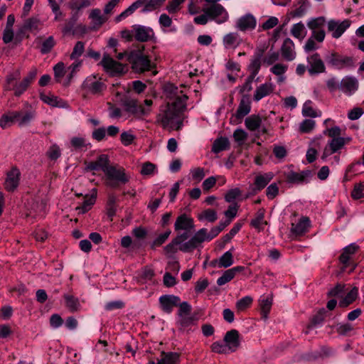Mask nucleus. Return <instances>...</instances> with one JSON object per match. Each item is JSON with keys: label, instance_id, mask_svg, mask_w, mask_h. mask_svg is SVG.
I'll return each instance as SVG.
<instances>
[{"label": "nucleus", "instance_id": "1", "mask_svg": "<svg viewBox=\"0 0 364 364\" xmlns=\"http://www.w3.org/2000/svg\"><path fill=\"white\" fill-rule=\"evenodd\" d=\"M164 93L168 101L166 105L161 107L156 121L164 129L178 130L183 125V115L186 109L188 96L171 83L164 86Z\"/></svg>", "mask_w": 364, "mask_h": 364}, {"label": "nucleus", "instance_id": "2", "mask_svg": "<svg viewBox=\"0 0 364 364\" xmlns=\"http://www.w3.org/2000/svg\"><path fill=\"white\" fill-rule=\"evenodd\" d=\"M144 46L138 50H134L129 53L127 60L132 64V68L139 73L149 71L155 68V65L151 62L148 55L143 53Z\"/></svg>", "mask_w": 364, "mask_h": 364}, {"label": "nucleus", "instance_id": "3", "mask_svg": "<svg viewBox=\"0 0 364 364\" xmlns=\"http://www.w3.org/2000/svg\"><path fill=\"white\" fill-rule=\"evenodd\" d=\"M166 0H136L126 10L115 17V21L119 22L122 19L132 15L137 9L143 6L142 12H149L161 7Z\"/></svg>", "mask_w": 364, "mask_h": 364}, {"label": "nucleus", "instance_id": "4", "mask_svg": "<svg viewBox=\"0 0 364 364\" xmlns=\"http://www.w3.org/2000/svg\"><path fill=\"white\" fill-rule=\"evenodd\" d=\"M203 11L208 15L210 20H214L218 23H223L229 18L225 9L219 4H211L210 6L204 8Z\"/></svg>", "mask_w": 364, "mask_h": 364}, {"label": "nucleus", "instance_id": "5", "mask_svg": "<svg viewBox=\"0 0 364 364\" xmlns=\"http://www.w3.org/2000/svg\"><path fill=\"white\" fill-rule=\"evenodd\" d=\"M205 240H208V230L205 228H202L196 232L188 242L179 246L178 250L184 252H191Z\"/></svg>", "mask_w": 364, "mask_h": 364}, {"label": "nucleus", "instance_id": "6", "mask_svg": "<svg viewBox=\"0 0 364 364\" xmlns=\"http://www.w3.org/2000/svg\"><path fill=\"white\" fill-rule=\"evenodd\" d=\"M328 64L331 66L341 70L354 66L353 59L349 56H343L337 53H331L326 58Z\"/></svg>", "mask_w": 364, "mask_h": 364}, {"label": "nucleus", "instance_id": "7", "mask_svg": "<svg viewBox=\"0 0 364 364\" xmlns=\"http://www.w3.org/2000/svg\"><path fill=\"white\" fill-rule=\"evenodd\" d=\"M100 65L107 73H109L112 75L122 74L124 73V65L114 60L107 53L103 54Z\"/></svg>", "mask_w": 364, "mask_h": 364}, {"label": "nucleus", "instance_id": "8", "mask_svg": "<svg viewBox=\"0 0 364 364\" xmlns=\"http://www.w3.org/2000/svg\"><path fill=\"white\" fill-rule=\"evenodd\" d=\"M124 107L125 111L134 114L136 117L147 115L150 112V109L144 108L138 104V101L135 99L126 97L122 102Z\"/></svg>", "mask_w": 364, "mask_h": 364}, {"label": "nucleus", "instance_id": "9", "mask_svg": "<svg viewBox=\"0 0 364 364\" xmlns=\"http://www.w3.org/2000/svg\"><path fill=\"white\" fill-rule=\"evenodd\" d=\"M308 72L310 75H315L326 72L325 64L320 55L315 53L307 57Z\"/></svg>", "mask_w": 364, "mask_h": 364}, {"label": "nucleus", "instance_id": "10", "mask_svg": "<svg viewBox=\"0 0 364 364\" xmlns=\"http://www.w3.org/2000/svg\"><path fill=\"white\" fill-rule=\"evenodd\" d=\"M262 50H261L258 49L257 51L254 52L250 59V64L247 66L250 75L246 79L247 82L252 83L256 75L259 73L262 66Z\"/></svg>", "mask_w": 364, "mask_h": 364}, {"label": "nucleus", "instance_id": "11", "mask_svg": "<svg viewBox=\"0 0 364 364\" xmlns=\"http://www.w3.org/2000/svg\"><path fill=\"white\" fill-rule=\"evenodd\" d=\"M82 88L93 95H100L106 88L105 83L95 75L88 76L82 83Z\"/></svg>", "mask_w": 364, "mask_h": 364}, {"label": "nucleus", "instance_id": "12", "mask_svg": "<svg viewBox=\"0 0 364 364\" xmlns=\"http://www.w3.org/2000/svg\"><path fill=\"white\" fill-rule=\"evenodd\" d=\"M350 141V138H335L331 139L330 140L327 145L325 146L323 154H322V159H324L328 156L338 152L339 150H341L346 143H348Z\"/></svg>", "mask_w": 364, "mask_h": 364}, {"label": "nucleus", "instance_id": "13", "mask_svg": "<svg viewBox=\"0 0 364 364\" xmlns=\"http://www.w3.org/2000/svg\"><path fill=\"white\" fill-rule=\"evenodd\" d=\"M350 26V21L348 19H346L343 21L331 20L328 22V31L331 33L333 38H338Z\"/></svg>", "mask_w": 364, "mask_h": 364}, {"label": "nucleus", "instance_id": "14", "mask_svg": "<svg viewBox=\"0 0 364 364\" xmlns=\"http://www.w3.org/2000/svg\"><path fill=\"white\" fill-rule=\"evenodd\" d=\"M134 37L139 42H147L154 37V32L150 27L141 25L133 26Z\"/></svg>", "mask_w": 364, "mask_h": 364}, {"label": "nucleus", "instance_id": "15", "mask_svg": "<svg viewBox=\"0 0 364 364\" xmlns=\"http://www.w3.org/2000/svg\"><path fill=\"white\" fill-rule=\"evenodd\" d=\"M246 127L250 131L258 130L261 134H267L268 128L262 124V119L256 114L247 117L245 121Z\"/></svg>", "mask_w": 364, "mask_h": 364}, {"label": "nucleus", "instance_id": "16", "mask_svg": "<svg viewBox=\"0 0 364 364\" xmlns=\"http://www.w3.org/2000/svg\"><path fill=\"white\" fill-rule=\"evenodd\" d=\"M21 173L18 168L13 167L6 174L4 188L6 191L12 192L18 186Z\"/></svg>", "mask_w": 364, "mask_h": 364}, {"label": "nucleus", "instance_id": "17", "mask_svg": "<svg viewBox=\"0 0 364 364\" xmlns=\"http://www.w3.org/2000/svg\"><path fill=\"white\" fill-rule=\"evenodd\" d=\"M256 25L257 20L255 16L250 14H247L237 19L235 27L239 31L245 32L255 29Z\"/></svg>", "mask_w": 364, "mask_h": 364}, {"label": "nucleus", "instance_id": "18", "mask_svg": "<svg viewBox=\"0 0 364 364\" xmlns=\"http://www.w3.org/2000/svg\"><path fill=\"white\" fill-rule=\"evenodd\" d=\"M105 173L109 179L117 181L122 183H126L129 181L123 168H117L116 166H109V164L105 170Z\"/></svg>", "mask_w": 364, "mask_h": 364}, {"label": "nucleus", "instance_id": "19", "mask_svg": "<svg viewBox=\"0 0 364 364\" xmlns=\"http://www.w3.org/2000/svg\"><path fill=\"white\" fill-rule=\"evenodd\" d=\"M312 176L313 173L310 170H305L299 173L291 171L287 173L286 178L289 183H301L307 182Z\"/></svg>", "mask_w": 364, "mask_h": 364}, {"label": "nucleus", "instance_id": "20", "mask_svg": "<svg viewBox=\"0 0 364 364\" xmlns=\"http://www.w3.org/2000/svg\"><path fill=\"white\" fill-rule=\"evenodd\" d=\"M180 298L174 295H164L159 298L161 309L167 314H170L173 307L178 306Z\"/></svg>", "mask_w": 364, "mask_h": 364}, {"label": "nucleus", "instance_id": "21", "mask_svg": "<svg viewBox=\"0 0 364 364\" xmlns=\"http://www.w3.org/2000/svg\"><path fill=\"white\" fill-rule=\"evenodd\" d=\"M193 228V220L186 214H182L176 218L174 224V229L176 231H191Z\"/></svg>", "mask_w": 364, "mask_h": 364}, {"label": "nucleus", "instance_id": "22", "mask_svg": "<svg viewBox=\"0 0 364 364\" xmlns=\"http://www.w3.org/2000/svg\"><path fill=\"white\" fill-rule=\"evenodd\" d=\"M274 174L272 172L265 173L256 176L252 190L257 193L262 190L273 178Z\"/></svg>", "mask_w": 364, "mask_h": 364}, {"label": "nucleus", "instance_id": "23", "mask_svg": "<svg viewBox=\"0 0 364 364\" xmlns=\"http://www.w3.org/2000/svg\"><path fill=\"white\" fill-rule=\"evenodd\" d=\"M223 341L230 349V352H235L240 346L238 331L235 329L228 331L224 336Z\"/></svg>", "mask_w": 364, "mask_h": 364}, {"label": "nucleus", "instance_id": "24", "mask_svg": "<svg viewBox=\"0 0 364 364\" xmlns=\"http://www.w3.org/2000/svg\"><path fill=\"white\" fill-rule=\"evenodd\" d=\"M281 53L282 57L288 61H291L296 58L294 43L292 40L287 38L284 41L281 47Z\"/></svg>", "mask_w": 364, "mask_h": 364}, {"label": "nucleus", "instance_id": "25", "mask_svg": "<svg viewBox=\"0 0 364 364\" xmlns=\"http://www.w3.org/2000/svg\"><path fill=\"white\" fill-rule=\"evenodd\" d=\"M89 18L92 23L93 29H99L107 20L108 17L105 14H102L99 9H93L90 11Z\"/></svg>", "mask_w": 364, "mask_h": 364}, {"label": "nucleus", "instance_id": "26", "mask_svg": "<svg viewBox=\"0 0 364 364\" xmlns=\"http://www.w3.org/2000/svg\"><path fill=\"white\" fill-rule=\"evenodd\" d=\"M360 247L355 243H351L343 249V252L339 257V260L346 267L348 265L352 256L355 255Z\"/></svg>", "mask_w": 364, "mask_h": 364}, {"label": "nucleus", "instance_id": "27", "mask_svg": "<svg viewBox=\"0 0 364 364\" xmlns=\"http://www.w3.org/2000/svg\"><path fill=\"white\" fill-rule=\"evenodd\" d=\"M358 87V80L353 77H345L340 83V89L348 95L357 90Z\"/></svg>", "mask_w": 364, "mask_h": 364}, {"label": "nucleus", "instance_id": "28", "mask_svg": "<svg viewBox=\"0 0 364 364\" xmlns=\"http://www.w3.org/2000/svg\"><path fill=\"white\" fill-rule=\"evenodd\" d=\"M109 164V159L107 155L102 154L99 156L96 161L90 162L87 165L86 169L88 171L102 170L105 173V170Z\"/></svg>", "mask_w": 364, "mask_h": 364}, {"label": "nucleus", "instance_id": "29", "mask_svg": "<svg viewBox=\"0 0 364 364\" xmlns=\"http://www.w3.org/2000/svg\"><path fill=\"white\" fill-rule=\"evenodd\" d=\"M267 48V46H259L255 48V51H257L258 49L262 50V64L263 63L266 65H271L279 59V54L277 51L270 50L267 55L264 56Z\"/></svg>", "mask_w": 364, "mask_h": 364}, {"label": "nucleus", "instance_id": "30", "mask_svg": "<svg viewBox=\"0 0 364 364\" xmlns=\"http://www.w3.org/2000/svg\"><path fill=\"white\" fill-rule=\"evenodd\" d=\"M244 269V267L237 266L225 271L223 275L218 279V285L222 286L230 282L237 273L242 272Z\"/></svg>", "mask_w": 364, "mask_h": 364}, {"label": "nucleus", "instance_id": "31", "mask_svg": "<svg viewBox=\"0 0 364 364\" xmlns=\"http://www.w3.org/2000/svg\"><path fill=\"white\" fill-rule=\"evenodd\" d=\"M274 91V85L271 82H265L258 86L255 92L253 100L259 101L263 97L269 95Z\"/></svg>", "mask_w": 364, "mask_h": 364}, {"label": "nucleus", "instance_id": "32", "mask_svg": "<svg viewBox=\"0 0 364 364\" xmlns=\"http://www.w3.org/2000/svg\"><path fill=\"white\" fill-rule=\"evenodd\" d=\"M242 42V38L237 32H231L226 34L223 39L225 48H235Z\"/></svg>", "mask_w": 364, "mask_h": 364}, {"label": "nucleus", "instance_id": "33", "mask_svg": "<svg viewBox=\"0 0 364 364\" xmlns=\"http://www.w3.org/2000/svg\"><path fill=\"white\" fill-rule=\"evenodd\" d=\"M251 106L249 97L243 96L240 102V105L235 113V117L237 119H242L250 112Z\"/></svg>", "mask_w": 364, "mask_h": 364}, {"label": "nucleus", "instance_id": "34", "mask_svg": "<svg viewBox=\"0 0 364 364\" xmlns=\"http://www.w3.org/2000/svg\"><path fill=\"white\" fill-rule=\"evenodd\" d=\"M310 226V220L307 217H302L297 223H292L291 232L297 235H302L308 230Z\"/></svg>", "mask_w": 364, "mask_h": 364}, {"label": "nucleus", "instance_id": "35", "mask_svg": "<svg viewBox=\"0 0 364 364\" xmlns=\"http://www.w3.org/2000/svg\"><path fill=\"white\" fill-rule=\"evenodd\" d=\"M196 316L189 314L178 317L177 324L179 326V330L185 331L196 325Z\"/></svg>", "mask_w": 364, "mask_h": 364}, {"label": "nucleus", "instance_id": "36", "mask_svg": "<svg viewBox=\"0 0 364 364\" xmlns=\"http://www.w3.org/2000/svg\"><path fill=\"white\" fill-rule=\"evenodd\" d=\"M41 26V21L38 17H31L25 20L23 27L19 32L23 33L25 30L31 32L38 31Z\"/></svg>", "mask_w": 364, "mask_h": 364}, {"label": "nucleus", "instance_id": "37", "mask_svg": "<svg viewBox=\"0 0 364 364\" xmlns=\"http://www.w3.org/2000/svg\"><path fill=\"white\" fill-rule=\"evenodd\" d=\"M40 98L43 102L52 107H63L65 106V102L63 100L51 94L41 93Z\"/></svg>", "mask_w": 364, "mask_h": 364}, {"label": "nucleus", "instance_id": "38", "mask_svg": "<svg viewBox=\"0 0 364 364\" xmlns=\"http://www.w3.org/2000/svg\"><path fill=\"white\" fill-rule=\"evenodd\" d=\"M18 117L16 118V122L18 126L23 127L28 125L35 117L34 111H16Z\"/></svg>", "mask_w": 364, "mask_h": 364}, {"label": "nucleus", "instance_id": "39", "mask_svg": "<svg viewBox=\"0 0 364 364\" xmlns=\"http://www.w3.org/2000/svg\"><path fill=\"white\" fill-rule=\"evenodd\" d=\"M264 209H259L256 213L255 218L251 220L250 225L255 228V229L258 230L259 231L262 230L264 229L263 225L267 224V222L264 220Z\"/></svg>", "mask_w": 364, "mask_h": 364}, {"label": "nucleus", "instance_id": "40", "mask_svg": "<svg viewBox=\"0 0 364 364\" xmlns=\"http://www.w3.org/2000/svg\"><path fill=\"white\" fill-rule=\"evenodd\" d=\"M18 117L17 112H9L1 116L0 118V127L6 129L16 122V118Z\"/></svg>", "mask_w": 364, "mask_h": 364}, {"label": "nucleus", "instance_id": "41", "mask_svg": "<svg viewBox=\"0 0 364 364\" xmlns=\"http://www.w3.org/2000/svg\"><path fill=\"white\" fill-rule=\"evenodd\" d=\"M230 149V141L226 137H220L215 140L212 146V151L219 153Z\"/></svg>", "mask_w": 364, "mask_h": 364}, {"label": "nucleus", "instance_id": "42", "mask_svg": "<svg viewBox=\"0 0 364 364\" xmlns=\"http://www.w3.org/2000/svg\"><path fill=\"white\" fill-rule=\"evenodd\" d=\"M19 78L20 72L18 70L9 74L6 77L5 84L4 85V90L8 91L13 90Z\"/></svg>", "mask_w": 364, "mask_h": 364}, {"label": "nucleus", "instance_id": "43", "mask_svg": "<svg viewBox=\"0 0 364 364\" xmlns=\"http://www.w3.org/2000/svg\"><path fill=\"white\" fill-rule=\"evenodd\" d=\"M358 294V288L353 287L350 291L347 292L346 295L340 301L339 306L343 308L347 307L356 299Z\"/></svg>", "mask_w": 364, "mask_h": 364}, {"label": "nucleus", "instance_id": "44", "mask_svg": "<svg viewBox=\"0 0 364 364\" xmlns=\"http://www.w3.org/2000/svg\"><path fill=\"white\" fill-rule=\"evenodd\" d=\"M218 263V267L220 268H227L233 264V257L230 251L225 252L219 259L218 261L215 260L212 262L213 264Z\"/></svg>", "mask_w": 364, "mask_h": 364}, {"label": "nucleus", "instance_id": "45", "mask_svg": "<svg viewBox=\"0 0 364 364\" xmlns=\"http://www.w3.org/2000/svg\"><path fill=\"white\" fill-rule=\"evenodd\" d=\"M65 302V306L71 311L75 312L80 309V302L77 298L71 294H65L63 296Z\"/></svg>", "mask_w": 364, "mask_h": 364}, {"label": "nucleus", "instance_id": "46", "mask_svg": "<svg viewBox=\"0 0 364 364\" xmlns=\"http://www.w3.org/2000/svg\"><path fill=\"white\" fill-rule=\"evenodd\" d=\"M179 355L176 353H163L162 358L156 364H179Z\"/></svg>", "mask_w": 364, "mask_h": 364}, {"label": "nucleus", "instance_id": "47", "mask_svg": "<svg viewBox=\"0 0 364 364\" xmlns=\"http://www.w3.org/2000/svg\"><path fill=\"white\" fill-rule=\"evenodd\" d=\"M95 198L96 196L92 194V196H85V200L81 206H79L77 208V210H78L79 213L84 214L87 213L88 210H90L92 208V206L95 203Z\"/></svg>", "mask_w": 364, "mask_h": 364}, {"label": "nucleus", "instance_id": "48", "mask_svg": "<svg viewBox=\"0 0 364 364\" xmlns=\"http://www.w3.org/2000/svg\"><path fill=\"white\" fill-rule=\"evenodd\" d=\"M272 305V296H268L265 299L260 300V309L262 317L266 319L270 311Z\"/></svg>", "mask_w": 364, "mask_h": 364}, {"label": "nucleus", "instance_id": "49", "mask_svg": "<svg viewBox=\"0 0 364 364\" xmlns=\"http://www.w3.org/2000/svg\"><path fill=\"white\" fill-rule=\"evenodd\" d=\"M291 35L299 39H303L306 35L305 27L303 23L294 24L291 29Z\"/></svg>", "mask_w": 364, "mask_h": 364}, {"label": "nucleus", "instance_id": "50", "mask_svg": "<svg viewBox=\"0 0 364 364\" xmlns=\"http://www.w3.org/2000/svg\"><path fill=\"white\" fill-rule=\"evenodd\" d=\"M198 218L200 220H205L210 223L215 222L218 218L216 211L212 209L205 210L198 214Z\"/></svg>", "mask_w": 364, "mask_h": 364}, {"label": "nucleus", "instance_id": "51", "mask_svg": "<svg viewBox=\"0 0 364 364\" xmlns=\"http://www.w3.org/2000/svg\"><path fill=\"white\" fill-rule=\"evenodd\" d=\"M346 285L343 284H337L333 288L331 289L328 292L329 297H343L346 293Z\"/></svg>", "mask_w": 364, "mask_h": 364}, {"label": "nucleus", "instance_id": "52", "mask_svg": "<svg viewBox=\"0 0 364 364\" xmlns=\"http://www.w3.org/2000/svg\"><path fill=\"white\" fill-rule=\"evenodd\" d=\"M211 350L216 353L220 354H227L230 353V349L229 347L225 343H223L219 341H216L212 343L211 345Z\"/></svg>", "mask_w": 364, "mask_h": 364}, {"label": "nucleus", "instance_id": "53", "mask_svg": "<svg viewBox=\"0 0 364 364\" xmlns=\"http://www.w3.org/2000/svg\"><path fill=\"white\" fill-rule=\"evenodd\" d=\"M91 4L92 2L90 0H81L80 1L78 0H72L69 4V6L72 10L78 11L83 8L89 7Z\"/></svg>", "mask_w": 364, "mask_h": 364}, {"label": "nucleus", "instance_id": "54", "mask_svg": "<svg viewBox=\"0 0 364 364\" xmlns=\"http://www.w3.org/2000/svg\"><path fill=\"white\" fill-rule=\"evenodd\" d=\"M325 21L326 20L324 17H318L310 20L307 23V26L312 31L321 30V27L324 25Z\"/></svg>", "mask_w": 364, "mask_h": 364}, {"label": "nucleus", "instance_id": "55", "mask_svg": "<svg viewBox=\"0 0 364 364\" xmlns=\"http://www.w3.org/2000/svg\"><path fill=\"white\" fill-rule=\"evenodd\" d=\"M81 66V61H77L75 63H73L72 65H70L68 70L70 72L69 74L67 76V82L64 84V85L68 86L75 73L79 70L80 67Z\"/></svg>", "mask_w": 364, "mask_h": 364}, {"label": "nucleus", "instance_id": "56", "mask_svg": "<svg viewBox=\"0 0 364 364\" xmlns=\"http://www.w3.org/2000/svg\"><path fill=\"white\" fill-rule=\"evenodd\" d=\"M315 124L314 120L310 119H305L300 124L299 132L301 133H309L314 129Z\"/></svg>", "mask_w": 364, "mask_h": 364}, {"label": "nucleus", "instance_id": "57", "mask_svg": "<svg viewBox=\"0 0 364 364\" xmlns=\"http://www.w3.org/2000/svg\"><path fill=\"white\" fill-rule=\"evenodd\" d=\"M252 298L247 296L238 300L236 303V308L238 311H242L247 309L252 303Z\"/></svg>", "mask_w": 364, "mask_h": 364}, {"label": "nucleus", "instance_id": "58", "mask_svg": "<svg viewBox=\"0 0 364 364\" xmlns=\"http://www.w3.org/2000/svg\"><path fill=\"white\" fill-rule=\"evenodd\" d=\"M55 44V42L53 37L49 36L43 42L41 48V52L43 54L50 53Z\"/></svg>", "mask_w": 364, "mask_h": 364}, {"label": "nucleus", "instance_id": "59", "mask_svg": "<svg viewBox=\"0 0 364 364\" xmlns=\"http://www.w3.org/2000/svg\"><path fill=\"white\" fill-rule=\"evenodd\" d=\"M84 43L82 41H77L73 48L72 53L70 54V58L73 60L78 58L84 53Z\"/></svg>", "mask_w": 364, "mask_h": 364}, {"label": "nucleus", "instance_id": "60", "mask_svg": "<svg viewBox=\"0 0 364 364\" xmlns=\"http://www.w3.org/2000/svg\"><path fill=\"white\" fill-rule=\"evenodd\" d=\"M46 155L50 160L58 159L61 155L60 147L57 144H53L50 146Z\"/></svg>", "mask_w": 364, "mask_h": 364}, {"label": "nucleus", "instance_id": "61", "mask_svg": "<svg viewBox=\"0 0 364 364\" xmlns=\"http://www.w3.org/2000/svg\"><path fill=\"white\" fill-rule=\"evenodd\" d=\"M186 0H171L166 6V10L169 14H175L178 12L181 7V4Z\"/></svg>", "mask_w": 364, "mask_h": 364}, {"label": "nucleus", "instance_id": "62", "mask_svg": "<svg viewBox=\"0 0 364 364\" xmlns=\"http://www.w3.org/2000/svg\"><path fill=\"white\" fill-rule=\"evenodd\" d=\"M53 70H54L55 78L56 79L57 82H60L61 78L65 74L64 63H61V62L57 63L54 66Z\"/></svg>", "mask_w": 364, "mask_h": 364}, {"label": "nucleus", "instance_id": "63", "mask_svg": "<svg viewBox=\"0 0 364 364\" xmlns=\"http://www.w3.org/2000/svg\"><path fill=\"white\" fill-rule=\"evenodd\" d=\"M171 234V230H166L165 232L159 235L152 242L151 247L155 248L156 247H159L162 244H164L166 240L168 238Z\"/></svg>", "mask_w": 364, "mask_h": 364}, {"label": "nucleus", "instance_id": "64", "mask_svg": "<svg viewBox=\"0 0 364 364\" xmlns=\"http://www.w3.org/2000/svg\"><path fill=\"white\" fill-rule=\"evenodd\" d=\"M351 196L354 199H360L364 198V183H357L351 192Z\"/></svg>", "mask_w": 364, "mask_h": 364}]
</instances>
